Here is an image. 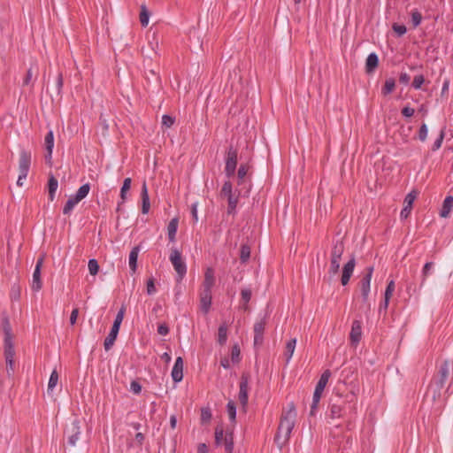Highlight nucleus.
<instances>
[{
    "mask_svg": "<svg viewBox=\"0 0 453 453\" xmlns=\"http://www.w3.org/2000/svg\"><path fill=\"white\" fill-rule=\"evenodd\" d=\"M355 265H356V259L354 257H352L344 265H343V268H342V277H341V282L343 286H346L349 280H350V277L352 276L353 274V272H354V269H355Z\"/></svg>",
    "mask_w": 453,
    "mask_h": 453,
    "instance_id": "nucleus-12",
    "label": "nucleus"
},
{
    "mask_svg": "<svg viewBox=\"0 0 453 453\" xmlns=\"http://www.w3.org/2000/svg\"><path fill=\"white\" fill-rule=\"evenodd\" d=\"M178 225L179 219L177 218H173L170 220L167 226L168 239L171 242H175Z\"/></svg>",
    "mask_w": 453,
    "mask_h": 453,
    "instance_id": "nucleus-24",
    "label": "nucleus"
},
{
    "mask_svg": "<svg viewBox=\"0 0 453 453\" xmlns=\"http://www.w3.org/2000/svg\"><path fill=\"white\" fill-rule=\"evenodd\" d=\"M4 354L6 363V374L8 378H13L15 372V349L13 346H4Z\"/></svg>",
    "mask_w": 453,
    "mask_h": 453,
    "instance_id": "nucleus-6",
    "label": "nucleus"
},
{
    "mask_svg": "<svg viewBox=\"0 0 453 453\" xmlns=\"http://www.w3.org/2000/svg\"><path fill=\"white\" fill-rule=\"evenodd\" d=\"M443 139H444V131L441 130L440 132L439 136L437 137V139L434 141V142L433 144L432 150L434 151L437 150H439L441 148V146L442 144V142H443Z\"/></svg>",
    "mask_w": 453,
    "mask_h": 453,
    "instance_id": "nucleus-56",
    "label": "nucleus"
},
{
    "mask_svg": "<svg viewBox=\"0 0 453 453\" xmlns=\"http://www.w3.org/2000/svg\"><path fill=\"white\" fill-rule=\"evenodd\" d=\"M394 291H395V281L390 280L387 285L384 296L388 297V298H391Z\"/></svg>",
    "mask_w": 453,
    "mask_h": 453,
    "instance_id": "nucleus-57",
    "label": "nucleus"
},
{
    "mask_svg": "<svg viewBox=\"0 0 453 453\" xmlns=\"http://www.w3.org/2000/svg\"><path fill=\"white\" fill-rule=\"evenodd\" d=\"M389 300H390V298H388V297L384 296V300L380 304V307H379V313L384 312L386 314L388 307Z\"/></svg>",
    "mask_w": 453,
    "mask_h": 453,
    "instance_id": "nucleus-62",
    "label": "nucleus"
},
{
    "mask_svg": "<svg viewBox=\"0 0 453 453\" xmlns=\"http://www.w3.org/2000/svg\"><path fill=\"white\" fill-rule=\"evenodd\" d=\"M414 112V109L410 106H405L402 109V114L406 118L412 117Z\"/></svg>",
    "mask_w": 453,
    "mask_h": 453,
    "instance_id": "nucleus-63",
    "label": "nucleus"
},
{
    "mask_svg": "<svg viewBox=\"0 0 453 453\" xmlns=\"http://www.w3.org/2000/svg\"><path fill=\"white\" fill-rule=\"evenodd\" d=\"M362 336L361 322L359 320H354L349 334L350 341L353 344H357Z\"/></svg>",
    "mask_w": 453,
    "mask_h": 453,
    "instance_id": "nucleus-19",
    "label": "nucleus"
},
{
    "mask_svg": "<svg viewBox=\"0 0 453 453\" xmlns=\"http://www.w3.org/2000/svg\"><path fill=\"white\" fill-rule=\"evenodd\" d=\"M395 88V81L393 78L386 80L384 87L382 88V94L387 96L394 91Z\"/></svg>",
    "mask_w": 453,
    "mask_h": 453,
    "instance_id": "nucleus-38",
    "label": "nucleus"
},
{
    "mask_svg": "<svg viewBox=\"0 0 453 453\" xmlns=\"http://www.w3.org/2000/svg\"><path fill=\"white\" fill-rule=\"evenodd\" d=\"M422 21V15L418 10H414L411 12V23L413 27H417L420 25Z\"/></svg>",
    "mask_w": 453,
    "mask_h": 453,
    "instance_id": "nucleus-48",
    "label": "nucleus"
},
{
    "mask_svg": "<svg viewBox=\"0 0 453 453\" xmlns=\"http://www.w3.org/2000/svg\"><path fill=\"white\" fill-rule=\"evenodd\" d=\"M250 166L248 164H241L238 171H237V184L238 185H243L246 183L248 179V173H249Z\"/></svg>",
    "mask_w": 453,
    "mask_h": 453,
    "instance_id": "nucleus-23",
    "label": "nucleus"
},
{
    "mask_svg": "<svg viewBox=\"0 0 453 453\" xmlns=\"http://www.w3.org/2000/svg\"><path fill=\"white\" fill-rule=\"evenodd\" d=\"M359 285H360V290H361L363 303H366L368 302V296H369V293H370L371 280L368 279L362 278Z\"/></svg>",
    "mask_w": 453,
    "mask_h": 453,
    "instance_id": "nucleus-27",
    "label": "nucleus"
},
{
    "mask_svg": "<svg viewBox=\"0 0 453 453\" xmlns=\"http://www.w3.org/2000/svg\"><path fill=\"white\" fill-rule=\"evenodd\" d=\"M379 64V58L376 53H371L368 55L366 58L365 63V70L366 73H372L375 68L378 66Z\"/></svg>",
    "mask_w": 453,
    "mask_h": 453,
    "instance_id": "nucleus-25",
    "label": "nucleus"
},
{
    "mask_svg": "<svg viewBox=\"0 0 453 453\" xmlns=\"http://www.w3.org/2000/svg\"><path fill=\"white\" fill-rule=\"evenodd\" d=\"M249 380L250 376L247 373H243L241 377L239 401L243 407H245L248 403Z\"/></svg>",
    "mask_w": 453,
    "mask_h": 453,
    "instance_id": "nucleus-9",
    "label": "nucleus"
},
{
    "mask_svg": "<svg viewBox=\"0 0 453 453\" xmlns=\"http://www.w3.org/2000/svg\"><path fill=\"white\" fill-rule=\"evenodd\" d=\"M344 250H345V247H344L343 242L341 240H337L336 242H334V245H333V248L331 250L330 258L341 260L342 256L344 252Z\"/></svg>",
    "mask_w": 453,
    "mask_h": 453,
    "instance_id": "nucleus-22",
    "label": "nucleus"
},
{
    "mask_svg": "<svg viewBox=\"0 0 453 453\" xmlns=\"http://www.w3.org/2000/svg\"><path fill=\"white\" fill-rule=\"evenodd\" d=\"M433 266H434V263L433 262H427V263L425 264V265H424V267L422 269L421 286L425 283L427 276L431 274Z\"/></svg>",
    "mask_w": 453,
    "mask_h": 453,
    "instance_id": "nucleus-45",
    "label": "nucleus"
},
{
    "mask_svg": "<svg viewBox=\"0 0 453 453\" xmlns=\"http://www.w3.org/2000/svg\"><path fill=\"white\" fill-rule=\"evenodd\" d=\"M130 390L135 394V395H139L142 391V386L141 384L136 381V380H133L130 384Z\"/></svg>",
    "mask_w": 453,
    "mask_h": 453,
    "instance_id": "nucleus-58",
    "label": "nucleus"
},
{
    "mask_svg": "<svg viewBox=\"0 0 453 453\" xmlns=\"http://www.w3.org/2000/svg\"><path fill=\"white\" fill-rule=\"evenodd\" d=\"M2 330L4 333V346H13V335L8 317L2 319Z\"/></svg>",
    "mask_w": 453,
    "mask_h": 453,
    "instance_id": "nucleus-13",
    "label": "nucleus"
},
{
    "mask_svg": "<svg viewBox=\"0 0 453 453\" xmlns=\"http://www.w3.org/2000/svg\"><path fill=\"white\" fill-rule=\"evenodd\" d=\"M150 12L145 5L141 6L140 22L142 27H147L149 24Z\"/></svg>",
    "mask_w": 453,
    "mask_h": 453,
    "instance_id": "nucleus-42",
    "label": "nucleus"
},
{
    "mask_svg": "<svg viewBox=\"0 0 453 453\" xmlns=\"http://www.w3.org/2000/svg\"><path fill=\"white\" fill-rule=\"evenodd\" d=\"M88 267L89 273L91 275L97 274V273L99 271V265H98V262L96 261V259H95V258L89 259Z\"/></svg>",
    "mask_w": 453,
    "mask_h": 453,
    "instance_id": "nucleus-49",
    "label": "nucleus"
},
{
    "mask_svg": "<svg viewBox=\"0 0 453 453\" xmlns=\"http://www.w3.org/2000/svg\"><path fill=\"white\" fill-rule=\"evenodd\" d=\"M44 145L47 151V154L45 155V160L48 163H50L51 161V156H52V150L54 147V134L51 130H50L44 138Z\"/></svg>",
    "mask_w": 453,
    "mask_h": 453,
    "instance_id": "nucleus-20",
    "label": "nucleus"
},
{
    "mask_svg": "<svg viewBox=\"0 0 453 453\" xmlns=\"http://www.w3.org/2000/svg\"><path fill=\"white\" fill-rule=\"evenodd\" d=\"M172 378L174 382H180L183 379V359L178 357L172 370Z\"/></svg>",
    "mask_w": 453,
    "mask_h": 453,
    "instance_id": "nucleus-16",
    "label": "nucleus"
},
{
    "mask_svg": "<svg viewBox=\"0 0 453 453\" xmlns=\"http://www.w3.org/2000/svg\"><path fill=\"white\" fill-rule=\"evenodd\" d=\"M240 355H241V350H240V348L237 344L234 345L233 348H232V352H231V359L234 363H238L240 361Z\"/></svg>",
    "mask_w": 453,
    "mask_h": 453,
    "instance_id": "nucleus-51",
    "label": "nucleus"
},
{
    "mask_svg": "<svg viewBox=\"0 0 453 453\" xmlns=\"http://www.w3.org/2000/svg\"><path fill=\"white\" fill-rule=\"evenodd\" d=\"M242 299L244 302V303L247 305V303L250 302L251 298V291L250 289H242L241 292Z\"/></svg>",
    "mask_w": 453,
    "mask_h": 453,
    "instance_id": "nucleus-60",
    "label": "nucleus"
},
{
    "mask_svg": "<svg viewBox=\"0 0 453 453\" xmlns=\"http://www.w3.org/2000/svg\"><path fill=\"white\" fill-rule=\"evenodd\" d=\"M211 418V412L210 409H202L201 419L203 422H208Z\"/></svg>",
    "mask_w": 453,
    "mask_h": 453,
    "instance_id": "nucleus-59",
    "label": "nucleus"
},
{
    "mask_svg": "<svg viewBox=\"0 0 453 453\" xmlns=\"http://www.w3.org/2000/svg\"><path fill=\"white\" fill-rule=\"evenodd\" d=\"M212 293L211 290L202 289L199 290V302L200 309L206 314L209 312L211 306Z\"/></svg>",
    "mask_w": 453,
    "mask_h": 453,
    "instance_id": "nucleus-10",
    "label": "nucleus"
},
{
    "mask_svg": "<svg viewBox=\"0 0 453 453\" xmlns=\"http://www.w3.org/2000/svg\"><path fill=\"white\" fill-rule=\"evenodd\" d=\"M226 340H227V326L224 323L219 326V330H218V342L220 345H224V344H226Z\"/></svg>",
    "mask_w": 453,
    "mask_h": 453,
    "instance_id": "nucleus-33",
    "label": "nucleus"
},
{
    "mask_svg": "<svg viewBox=\"0 0 453 453\" xmlns=\"http://www.w3.org/2000/svg\"><path fill=\"white\" fill-rule=\"evenodd\" d=\"M427 134H428V128H427V126L426 123H423L421 126H420V128L418 130V138L420 142H425L427 138Z\"/></svg>",
    "mask_w": 453,
    "mask_h": 453,
    "instance_id": "nucleus-50",
    "label": "nucleus"
},
{
    "mask_svg": "<svg viewBox=\"0 0 453 453\" xmlns=\"http://www.w3.org/2000/svg\"><path fill=\"white\" fill-rule=\"evenodd\" d=\"M37 77V70L34 72L33 67H30L26 73V76L23 80V86H29L34 84V81H35Z\"/></svg>",
    "mask_w": 453,
    "mask_h": 453,
    "instance_id": "nucleus-32",
    "label": "nucleus"
},
{
    "mask_svg": "<svg viewBox=\"0 0 453 453\" xmlns=\"http://www.w3.org/2000/svg\"><path fill=\"white\" fill-rule=\"evenodd\" d=\"M224 446H225V452L226 453H233L234 449V437L233 433H226V436L224 438Z\"/></svg>",
    "mask_w": 453,
    "mask_h": 453,
    "instance_id": "nucleus-34",
    "label": "nucleus"
},
{
    "mask_svg": "<svg viewBox=\"0 0 453 453\" xmlns=\"http://www.w3.org/2000/svg\"><path fill=\"white\" fill-rule=\"evenodd\" d=\"M266 324L265 317L262 318L259 321H257L254 325V344L261 345L263 342V334Z\"/></svg>",
    "mask_w": 453,
    "mask_h": 453,
    "instance_id": "nucleus-15",
    "label": "nucleus"
},
{
    "mask_svg": "<svg viewBox=\"0 0 453 453\" xmlns=\"http://www.w3.org/2000/svg\"><path fill=\"white\" fill-rule=\"evenodd\" d=\"M250 257V248L248 244H242L240 250V259L242 263H246Z\"/></svg>",
    "mask_w": 453,
    "mask_h": 453,
    "instance_id": "nucleus-40",
    "label": "nucleus"
},
{
    "mask_svg": "<svg viewBox=\"0 0 453 453\" xmlns=\"http://www.w3.org/2000/svg\"><path fill=\"white\" fill-rule=\"evenodd\" d=\"M449 361L444 360L440 365L437 375L429 385L428 392L432 394V398L435 401L441 395V390L445 386L446 380L449 376Z\"/></svg>",
    "mask_w": 453,
    "mask_h": 453,
    "instance_id": "nucleus-2",
    "label": "nucleus"
},
{
    "mask_svg": "<svg viewBox=\"0 0 453 453\" xmlns=\"http://www.w3.org/2000/svg\"><path fill=\"white\" fill-rule=\"evenodd\" d=\"M341 260L330 258V266L328 270L329 279L334 278L338 273L340 269Z\"/></svg>",
    "mask_w": 453,
    "mask_h": 453,
    "instance_id": "nucleus-35",
    "label": "nucleus"
},
{
    "mask_svg": "<svg viewBox=\"0 0 453 453\" xmlns=\"http://www.w3.org/2000/svg\"><path fill=\"white\" fill-rule=\"evenodd\" d=\"M233 186L232 183L229 180H226L224 182L221 190H220V196L221 197H226L228 196L233 195Z\"/></svg>",
    "mask_w": 453,
    "mask_h": 453,
    "instance_id": "nucleus-43",
    "label": "nucleus"
},
{
    "mask_svg": "<svg viewBox=\"0 0 453 453\" xmlns=\"http://www.w3.org/2000/svg\"><path fill=\"white\" fill-rule=\"evenodd\" d=\"M416 197H417L416 191H411L405 196L404 201H403L404 206L400 212V217L402 219H405L409 217V215L411 211L412 203H413L414 200L416 199Z\"/></svg>",
    "mask_w": 453,
    "mask_h": 453,
    "instance_id": "nucleus-14",
    "label": "nucleus"
},
{
    "mask_svg": "<svg viewBox=\"0 0 453 453\" xmlns=\"http://www.w3.org/2000/svg\"><path fill=\"white\" fill-rule=\"evenodd\" d=\"M175 122V119L170 115H163L162 125L166 128L171 127Z\"/></svg>",
    "mask_w": 453,
    "mask_h": 453,
    "instance_id": "nucleus-52",
    "label": "nucleus"
},
{
    "mask_svg": "<svg viewBox=\"0 0 453 453\" xmlns=\"http://www.w3.org/2000/svg\"><path fill=\"white\" fill-rule=\"evenodd\" d=\"M90 190V185L89 183L83 184L79 188L76 194L74 195L75 199H78L81 201L83 198H85Z\"/></svg>",
    "mask_w": 453,
    "mask_h": 453,
    "instance_id": "nucleus-37",
    "label": "nucleus"
},
{
    "mask_svg": "<svg viewBox=\"0 0 453 453\" xmlns=\"http://www.w3.org/2000/svg\"><path fill=\"white\" fill-rule=\"evenodd\" d=\"M157 333L165 336L169 333V327L165 324H161L157 326Z\"/></svg>",
    "mask_w": 453,
    "mask_h": 453,
    "instance_id": "nucleus-64",
    "label": "nucleus"
},
{
    "mask_svg": "<svg viewBox=\"0 0 453 453\" xmlns=\"http://www.w3.org/2000/svg\"><path fill=\"white\" fill-rule=\"evenodd\" d=\"M319 401H320L319 397H315L313 395V397H312V403L311 405V411H310V415L311 416L315 415V412H316V410H317V407H318V404H319Z\"/></svg>",
    "mask_w": 453,
    "mask_h": 453,
    "instance_id": "nucleus-61",
    "label": "nucleus"
},
{
    "mask_svg": "<svg viewBox=\"0 0 453 453\" xmlns=\"http://www.w3.org/2000/svg\"><path fill=\"white\" fill-rule=\"evenodd\" d=\"M169 259L177 273V281H181L187 273V265L181 257L180 252L176 249H172Z\"/></svg>",
    "mask_w": 453,
    "mask_h": 453,
    "instance_id": "nucleus-5",
    "label": "nucleus"
},
{
    "mask_svg": "<svg viewBox=\"0 0 453 453\" xmlns=\"http://www.w3.org/2000/svg\"><path fill=\"white\" fill-rule=\"evenodd\" d=\"M139 252H140V247L135 246L131 250L130 254H129L128 264H129V267L133 273H134L137 268V258H138Z\"/></svg>",
    "mask_w": 453,
    "mask_h": 453,
    "instance_id": "nucleus-28",
    "label": "nucleus"
},
{
    "mask_svg": "<svg viewBox=\"0 0 453 453\" xmlns=\"http://www.w3.org/2000/svg\"><path fill=\"white\" fill-rule=\"evenodd\" d=\"M156 291H157V289L155 287V280L153 277H150L147 280V294L151 296V295L155 294Z\"/></svg>",
    "mask_w": 453,
    "mask_h": 453,
    "instance_id": "nucleus-54",
    "label": "nucleus"
},
{
    "mask_svg": "<svg viewBox=\"0 0 453 453\" xmlns=\"http://www.w3.org/2000/svg\"><path fill=\"white\" fill-rule=\"evenodd\" d=\"M65 434L67 436V441L71 446H75L81 434L80 421L73 420L65 428Z\"/></svg>",
    "mask_w": 453,
    "mask_h": 453,
    "instance_id": "nucleus-7",
    "label": "nucleus"
},
{
    "mask_svg": "<svg viewBox=\"0 0 453 453\" xmlns=\"http://www.w3.org/2000/svg\"><path fill=\"white\" fill-rule=\"evenodd\" d=\"M43 264V257H41L37 259L35 268L33 273V280H32V289L34 291H39L42 287V280H41V269Z\"/></svg>",
    "mask_w": 453,
    "mask_h": 453,
    "instance_id": "nucleus-11",
    "label": "nucleus"
},
{
    "mask_svg": "<svg viewBox=\"0 0 453 453\" xmlns=\"http://www.w3.org/2000/svg\"><path fill=\"white\" fill-rule=\"evenodd\" d=\"M331 376V372L329 370H326L320 376L317 385H316V388H320V390L324 391L327 382H328V380Z\"/></svg>",
    "mask_w": 453,
    "mask_h": 453,
    "instance_id": "nucleus-36",
    "label": "nucleus"
},
{
    "mask_svg": "<svg viewBox=\"0 0 453 453\" xmlns=\"http://www.w3.org/2000/svg\"><path fill=\"white\" fill-rule=\"evenodd\" d=\"M58 373L57 372V370H53L51 374H50V380H49V383H48V392H52L55 388V387L57 386L58 384Z\"/></svg>",
    "mask_w": 453,
    "mask_h": 453,
    "instance_id": "nucleus-41",
    "label": "nucleus"
},
{
    "mask_svg": "<svg viewBox=\"0 0 453 453\" xmlns=\"http://www.w3.org/2000/svg\"><path fill=\"white\" fill-rule=\"evenodd\" d=\"M296 338L289 340L286 344V349H285L284 356L286 357L287 363H288L290 361V359L294 354V351L296 349Z\"/></svg>",
    "mask_w": 453,
    "mask_h": 453,
    "instance_id": "nucleus-30",
    "label": "nucleus"
},
{
    "mask_svg": "<svg viewBox=\"0 0 453 453\" xmlns=\"http://www.w3.org/2000/svg\"><path fill=\"white\" fill-rule=\"evenodd\" d=\"M392 29L394 30V32L397 34L398 36L403 35L407 31L406 27L404 25H400L397 23L393 24Z\"/></svg>",
    "mask_w": 453,
    "mask_h": 453,
    "instance_id": "nucleus-55",
    "label": "nucleus"
},
{
    "mask_svg": "<svg viewBox=\"0 0 453 453\" xmlns=\"http://www.w3.org/2000/svg\"><path fill=\"white\" fill-rule=\"evenodd\" d=\"M452 208H453V197L449 196L443 201L442 207L440 211V216L441 218H448Z\"/></svg>",
    "mask_w": 453,
    "mask_h": 453,
    "instance_id": "nucleus-26",
    "label": "nucleus"
},
{
    "mask_svg": "<svg viewBox=\"0 0 453 453\" xmlns=\"http://www.w3.org/2000/svg\"><path fill=\"white\" fill-rule=\"evenodd\" d=\"M225 436H226V434L224 433L223 427L217 426L215 428V443H216V445L219 446L221 443H223Z\"/></svg>",
    "mask_w": 453,
    "mask_h": 453,
    "instance_id": "nucleus-46",
    "label": "nucleus"
},
{
    "mask_svg": "<svg viewBox=\"0 0 453 453\" xmlns=\"http://www.w3.org/2000/svg\"><path fill=\"white\" fill-rule=\"evenodd\" d=\"M214 284V270L211 267H208L204 273V279L200 288L211 291Z\"/></svg>",
    "mask_w": 453,
    "mask_h": 453,
    "instance_id": "nucleus-18",
    "label": "nucleus"
},
{
    "mask_svg": "<svg viewBox=\"0 0 453 453\" xmlns=\"http://www.w3.org/2000/svg\"><path fill=\"white\" fill-rule=\"evenodd\" d=\"M226 410L231 421H235L236 407L233 401H229L226 404Z\"/></svg>",
    "mask_w": 453,
    "mask_h": 453,
    "instance_id": "nucleus-47",
    "label": "nucleus"
},
{
    "mask_svg": "<svg viewBox=\"0 0 453 453\" xmlns=\"http://www.w3.org/2000/svg\"><path fill=\"white\" fill-rule=\"evenodd\" d=\"M48 186H49V198L50 201H53L55 198L56 191L58 187V181L53 175H50V177L49 178Z\"/></svg>",
    "mask_w": 453,
    "mask_h": 453,
    "instance_id": "nucleus-29",
    "label": "nucleus"
},
{
    "mask_svg": "<svg viewBox=\"0 0 453 453\" xmlns=\"http://www.w3.org/2000/svg\"><path fill=\"white\" fill-rule=\"evenodd\" d=\"M424 82H425V77L422 74L416 75L412 81V87L415 89H419Z\"/></svg>",
    "mask_w": 453,
    "mask_h": 453,
    "instance_id": "nucleus-53",
    "label": "nucleus"
},
{
    "mask_svg": "<svg viewBox=\"0 0 453 453\" xmlns=\"http://www.w3.org/2000/svg\"><path fill=\"white\" fill-rule=\"evenodd\" d=\"M141 197H142V212L143 214H147L150 208V197L148 194V188L146 182H143L142 186V192H141Z\"/></svg>",
    "mask_w": 453,
    "mask_h": 453,
    "instance_id": "nucleus-21",
    "label": "nucleus"
},
{
    "mask_svg": "<svg viewBox=\"0 0 453 453\" xmlns=\"http://www.w3.org/2000/svg\"><path fill=\"white\" fill-rule=\"evenodd\" d=\"M238 161V150L230 145L225 157V173L227 178L234 175Z\"/></svg>",
    "mask_w": 453,
    "mask_h": 453,
    "instance_id": "nucleus-4",
    "label": "nucleus"
},
{
    "mask_svg": "<svg viewBox=\"0 0 453 453\" xmlns=\"http://www.w3.org/2000/svg\"><path fill=\"white\" fill-rule=\"evenodd\" d=\"M81 202L78 199H75V196H71L67 202L65 203L64 208H63V213L64 214H69L74 208V206Z\"/></svg>",
    "mask_w": 453,
    "mask_h": 453,
    "instance_id": "nucleus-39",
    "label": "nucleus"
},
{
    "mask_svg": "<svg viewBox=\"0 0 453 453\" xmlns=\"http://www.w3.org/2000/svg\"><path fill=\"white\" fill-rule=\"evenodd\" d=\"M31 152L26 150H21L19 152V171L21 173V178H27L30 165H31Z\"/></svg>",
    "mask_w": 453,
    "mask_h": 453,
    "instance_id": "nucleus-8",
    "label": "nucleus"
},
{
    "mask_svg": "<svg viewBox=\"0 0 453 453\" xmlns=\"http://www.w3.org/2000/svg\"><path fill=\"white\" fill-rule=\"evenodd\" d=\"M131 182H132V180L130 178H126L124 180L123 185L120 189V197L122 199V203H124L126 200V195H127V192L130 189Z\"/></svg>",
    "mask_w": 453,
    "mask_h": 453,
    "instance_id": "nucleus-44",
    "label": "nucleus"
},
{
    "mask_svg": "<svg viewBox=\"0 0 453 453\" xmlns=\"http://www.w3.org/2000/svg\"><path fill=\"white\" fill-rule=\"evenodd\" d=\"M336 397L338 399L331 398L330 403H329V412H330L329 416L332 418H337L342 417V406L341 403H339L341 395L337 394Z\"/></svg>",
    "mask_w": 453,
    "mask_h": 453,
    "instance_id": "nucleus-17",
    "label": "nucleus"
},
{
    "mask_svg": "<svg viewBox=\"0 0 453 453\" xmlns=\"http://www.w3.org/2000/svg\"><path fill=\"white\" fill-rule=\"evenodd\" d=\"M296 418V406L293 402L288 404V409L284 410L275 435V441L280 447L284 445L290 438L291 432L295 426Z\"/></svg>",
    "mask_w": 453,
    "mask_h": 453,
    "instance_id": "nucleus-1",
    "label": "nucleus"
},
{
    "mask_svg": "<svg viewBox=\"0 0 453 453\" xmlns=\"http://www.w3.org/2000/svg\"><path fill=\"white\" fill-rule=\"evenodd\" d=\"M125 311H126V307L124 305H122L115 317L113 325L111 326V329L109 334L107 335V337L104 340V347L106 351L110 350L112 348V346L114 345V342L117 339V336H118V334H119V331L120 328V325L124 319Z\"/></svg>",
    "mask_w": 453,
    "mask_h": 453,
    "instance_id": "nucleus-3",
    "label": "nucleus"
},
{
    "mask_svg": "<svg viewBox=\"0 0 453 453\" xmlns=\"http://www.w3.org/2000/svg\"><path fill=\"white\" fill-rule=\"evenodd\" d=\"M227 198V213L234 214L235 212V209L238 203L239 196L233 194L231 196H226Z\"/></svg>",
    "mask_w": 453,
    "mask_h": 453,
    "instance_id": "nucleus-31",
    "label": "nucleus"
}]
</instances>
